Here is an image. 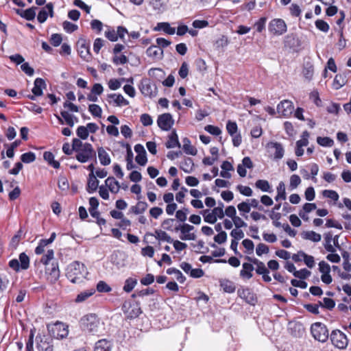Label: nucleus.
<instances>
[{"mask_svg":"<svg viewBox=\"0 0 351 351\" xmlns=\"http://www.w3.org/2000/svg\"><path fill=\"white\" fill-rule=\"evenodd\" d=\"M87 274L85 265L77 261L71 263L66 269V276L72 283L82 282Z\"/></svg>","mask_w":351,"mask_h":351,"instance_id":"nucleus-1","label":"nucleus"},{"mask_svg":"<svg viewBox=\"0 0 351 351\" xmlns=\"http://www.w3.org/2000/svg\"><path fill=\"white\" fill-rule=\"evenodd\" d=\"M47 328L51 338L61 339L68 336V326L61 322L58 321L53 324H49Z\"/></svg>","mask_w":351,"mask_h":351,"instance_id":"nucleus-2","label":"nucleus"},{"mask_svg":"<svg viewBox=\"0 0 351 351\" xmlns=\"http://www.w3.org/2000/svg\"><path fill=\"white\" fill-rule=\"evenodd\" d=\"M311 333L313 338L322 343L326 342L329 337L326 326L322 322H315L311 326Z\"/></svg>","mask_w":351,"mask_h":351,"instance_id":"nucleus-3","label":"nucleus"},{"mask_svg":"<svg viewBox=\"0 0 351 351\" xmlns=\"http://www.w3.org/2000/svg\"><path fill=\"white\" fill-rule=\"evenodd\" d=\"M82 325L84 330L93 335L98 332L99 319L95 314H88L81 319Z\"/></svg>","mask_w":351,"mask_h":351,"instance_id":"nucleus-4","label":"nucleus"},{"mask_svg":"<svg viewBox=\"0 0 351 351\" xmlns=\"http://www.w3.org/2000/svg\"><path fill=\"white\" fill-rule=\"evenodd\" d=\"M29 257L25 252L19 254V260L13 258L8 263L9 267L16 272H19L20 270H27L29 267Z\"/></svg>","mask_w":351,"mask_h":351,"instance_id":"nucleus-5","label":"nucleus"},{"mask_svg":"<svg viewBox=\"0 0 351 351\" xmlns=\"http://www.w3.org/2000/svg\"><path fill=\"white\" fill-rule=\"evenodd\" d=\"M75 158L82 163L94 159L96 160V152L94 150L92 145L89 143H85L84 146L76 154Z\"/></svg>","mask_w":351,"mask_h":351,"instance_id":"nucleus-6","label":"nucleus"},{"mask_svg":"<svg viewBox=\"0 0 351 351\" xmlns=\"http://www.w3.org/2000/svg\"><path fill=\"white\" fill-rule=\"evenodd\" d=\"M77 51L79 56L84 60L88 62L92 59L90 53V42L85 38H80L76 43Z\"/></svg>","mask_w":351,"mask_h":351,"instance_id":"nucleus-7","label":"nucleus"},{"mask_svg":"<svg viewBox=\"0 0 351 351\" xmlns=\"http://www.w3.org/2000/svg\"><path fill=\"white\" fill-rule=\"evenodd\" d=\"M330 341L332 344L340 349H346L348 344V339L346 334H344L340 330H333L330 334Z\"/></svg>","mask_w":351,"mask_h":351,"instance_id":"nucleus-8","label":"nucleus"},{"mask_svg":"<svg viewBox=\"0 0 351 351\" xmlns=\"http://www.w3.org/2000/svg\"><path fill=\"white\" fill-rule=\"evenodd\" d=\"M122 310L127 318L130 319L138 317L142 313L140 304L132 301H125L122 306Z\"/></svg>","mask_w":351,"mask_h":351,"instance_id":"nucleus-9","label":"nucleus"},{"mask_svg":"<svg viewBox=\"0 0 351 351\" xmlns=\"http://www.w3.org/2000/svg\"><path fill=\"white\" fill-rule=\"evenodd\" d=\"M37 351H53V339L47 335H38L36 337Z\"/></svg>","mask_w":351,"mask_h":351,"instance_id":"nucleus-10","label":"nucleus"},{"mask_svg":"<svg viewBox=\"0 0 351 351\" xmlns=\"http://www.w3.org/2000/svg\"><path fill=\"white\" fill-rule=\"evenodd\" d=\"M268 29L271 34L280 36L287 32V27L284 20L274 19L269 22Z\"/></svg>","mask_w":351,"mask_h":351,"instance_id":"nucleus-11","label":"nucleus"},{"mask_svg":"<svg viewBox=\"0 0 351 351\" xmlns=\"http://www.w3.org/2000/svg\"><path fill=\"white\" fill-rule=\"evenodd\" d=\"M126 34H128V29L125 27L119 26L117 31L111 27H107V29L105 32V36L109 40L115 42L119 38L123 40Z\"/></svg>","mask_w":351,"mask_h":351,"instance_id":"nucleus-12","label":"nucleus"},{"mask_svg":"<svg viewBox=\"0 0 351 351\" xmlns=\"http://www.w3.org/2000/svg\"><path fill=\"white\" fill-rule=\"evenodd\" d=\"M45 274L47 280L51 283H55L60 278V272L58 261H52L45 267Z\"/></svg>","mask_w":351,"mask_h":351,"instance_id":"nucleus-13","label":"nucleus"},{"mask_svg":"<svg viewBox=\"0 0 351 351\" xmlns=\"http://www.w3.org/2000/svg\"><path fill=\"white\" fill-rule=\"evenodd\" d=\"M293 111L294 106L290 100H282L277 106V112L282 117H289L293 114Z\"/></svg>","mask_w":351,"mask_h":351,"instance_id":"nucleus-14","label":"nucleus"},{"mask_svg":"<svg viewBox=\"0 0 351 351\" xmlns=\"http://www.w3.org/2000/svg\"><path fill=\"white\" fill-rule=\"evenodd\" d=\"M239 298L250 305H255L257 302L256 294L250 288H240L237 291Z\"/></svg>","mask_w":351,"mask_h":351,"instance_id":"nucleus-15","label":"nucleus"},{"mask_svg":"<svg viewBox=\"0 0 351 351\" xmlns=\"http://www.w3.org/2000/svg\"><path fill=\"white\" fill-rule=\"evenodd\" d=\"M157 124L164 131H169L174 124V120L170 113H164L158 117Z\"/></svg>","mask_w":351,"mask_h":351,"instance_id":"nucleus-16","label":"nucleus"},{"mask_svg":"<svg viewBox=\"0 0 351 351\" xmlns=\"http://www.w3.org/2000/svg\"><path fill=\"white\" fill-rule=\"evenodd\" d=\"M46 87V82L43 78H36L34 80V87L32 90L33 95H28V98L31 100H34L36 97L41 96L43 94V89H45Z\"/></svg>","mask_w":351,"mask_h":351,"instance_id":"nucleus-17","label":"nucleus"},{"mask_svg":"<svg viewBox=\"0 0 351 351\" xmlns=\"http://www.w3.org/2000/svg\"><path fill=\"white\" fill-rule=\"evenodd\" d=\"M139 89L141 93L145 97H151L156 95V88L151 83L149 79H142L139 86Z\"/></svg>","mask_w":351,"mask_h":351,"instance_id":"nucleus-18","label":"nucleus"},{"mask_svg":"<svg viewBox=\"0 0 351 351\" xmlns=\"http://www.w3.org/2000/svg\"><path fill=\"white\" fill-rule=\"evenodd\" d=\"M176 232L180 231L182 235L180 239L183 241L186 240H195L196 236L194 233H190V232L194 230V226L188 223H183L182 225H178V228H175Z\"/></svg>","mask_w":351,"mask_h":351,"instance_id":"nucleus-19","label":"nucleus"},{"mask_svg":"<svg viewBox=\"0 0 351 351\" xmlns=\"http://www.w3.org/2000/svg\"><path fill=\"white\" fill-rule=\"evenodd\" d=\"M47 11L49 12L50 16L52 17L53 15V5L51 3H47L46 6L42 8L38 12L37 19L39 23H43L46 21L48 16Z\"/></svg>","mask_w":351,"mask_h":351,"instance_id":"nucleus-20","label":"nucleus"},{"mask_svg":"<svg viewBox=\"0 0 351 351\" xmlns=\"http://www.w3.org/2000/svg\"><path fill=\"white\" fill-rule=\"evenodd\" d=\"M253 265L251 262L243 263L242 269L239 273V276L242 279L249 280L253 277L252 271L254 269Z\"/></svg>","mask_w":351,"mask_h":351,"instance_id":"nucleus-21","label":"nucleus"},{"mask_svg":"<svg viewBox=\"0 0 351 351\" xmlns=\"http://www.w3.org/2000/svg\"><path fill=\"white\" fill-rule=\"evenodd\" d=\"M113 346L112 341L102 339L98 340L94 347V351H111Z\"/></svg>","mask_w":351,"mask_h":351,"instance_id":"nucleus-22","label":"nucleus"},{"mask_svg":"<svg viewBox=\"0 0 351 351\" xmlns=\"http://www.w3.org/2000/svg\"><path fill=\"white\" fill-rule=\"evenodd\" d=\"M245 259L251 262L252 264L256 266V272L258 275H261L265 273H269V270L266 267L265 263L256 258H251L250 256H246Z\"/></svg>","mask_w":351,"mask_h":351,"instance_id":"nucleus-23","label":"nucleus"},{"mask_svg":"<svg viewBox=\"0 0 351 351\" xmlns=\"http://www.w3.org/2000/svg\"><path fill=\"white\" fill-rule=\"evenodd\" d=\"M60 114L62 117H60L58 114H55V117L58 120V122L60 124H64V121L62 119L63 118L66 125H68L71 128L73 127L75 124L74 115L71 114L67 111L64 110L61 111Z\"/></svg>","mask_w":351,"mask_h":351,"instance_id":"nucleus-24","label":"nucleus"},{"mask_svg":"<svg viewBox=\"0 0 351 351\" xmlns=\"http://www.w3.org/2000/svg\"><path fill=\"white\" fill-rule=\"evenodd\" d=\"M148 236L155 237V238L159 241H167L169 243L173 242L171 237L166 232L161 230H156L154 233L147 232L145 237Z\"/></svg>","mask_w":351,"mask_h":351,"instance_id":"nucleus-25","label":"nucleus"},{"mask_svg":"<svg viewBox=\"0 0 351 351\" xmlns=\"http://www.w3.org/2000/svg\"><path fill=\"white\" fill-rule=\"evenodd\" d=\"M228 38L226 36L222 35L213 43V48L215 51L219 52L223 51L225 47L229 44Z\"/></svg>","mask_w":351,"mask_h":351,"instance_id":"nucleus-26","label":"nucleus"},{"mask_svg":"<svg viewBox=\"0 0 351 351\" xmlns=\"http://www.w3.org/2000/svg\"><path fill=\"white\" fill-rule=\"evenodd\" d=\"M219 282L220 287L225 293H232L236 290V286L234 283L229 279H220Z\"/></svg>","mask_w":351,"mask_h":351,"instance_id":"nucleus-27","label":"nucleus"},{"mask_svg":"<svg viewBox=\"0 0 351 351\" xmlns=\"http://www.w3.org/2000/svg\"><path fill=\"white\" fill-rule=\"evenodd\" d=\"M303 76L308 81H311L314 75V66L310 61L306 62L304 64L302 69Z\"/></svg>","mask_w":351,"mask_h":351,"instance_id":"nucleus-28","label":"nucleus"},{"mask_svg":"<svg viewBox=\"0 0 351 351\" xmlns=\"http://www.w3.org/2000/svg\"><path fill=\"white\" fill-rule=\"evenodd\" d=\"M180 168L185 173H191L194 169V162L191 158H184L180 164Z\"/></svg>","mask_w":351,"mask_h":351,"instance_id":"nucleus-29","label":"nucleus"},{"mask_svg":"<svg viewBox=\"0 0 351 351\" xmlns=\"http://www.w3.org/2000/svg\"><path fill=\"white\" fill-rule=\"evenodd\" d=\"M105 184L112 193H117L120 189L119 182L114 177H108L105 180Z\"/></svg>","mask_w":351,"mask_h":351,"instance_id":"nucleus-30","label":"nucleus"},{"mask_svg":"<svg viewBox=\"0 0 351 351\" xmlns=\"http://www.w3.org/2000/svg\"><path fill=\"white\" fill-rule=\"evenodd\" d=\"M165 146L168 149L174 148L176 147H180L178 136L175 130H173L169 136L168 140L165 143Z\"/></svg>","mask_w":351,"mask_h":351,"instance_id":"nucleus-31","label":"nucleus"},{"mask_svg":"<svg viewBox=\"0 0 351 351\" xmlns=\"http://www.w3.org/2000/svg\"><path fill=\"white\" fill-rule=\"evenodd\" d=\"M347 83V77L345 74H337L332 82V87L335 90H339Z\"/></svg>","mask_w":351,"mask_h":351,"instance_id":"nucleus-32","label":"nucleus"},{"mask_svg":"<svg viewBox=\"0 0 351 351\" xmlns=\"http://www.w3.org/2000/svg\"><path fill=\"white\" fill-rule=\"evenodd\" d=\"M97 152L99 160L102 165L106 166L110 164V157L104 147H99L97 149Z\"/></svg>","mask_w":351,"mask_h":351,"instance_id":"nucleus-33","label":"nucleus"},{"mask_svg":"<svg viewBox=\"0 0 351 351\" xmlns=\"http://www.w3.org/2000/svg\"><path fill=\"white\" fill-rule=\"evenodd\" d=\"M155 31H163L169 35H173L176 32V29L171 27L170 24L167 22L158 23L154 28Z\"/></svg>","mask_w":351,"mask_h":351,"instance_id":"nucleus-34","label":"nucleus"},{"mask_svg":"<svg viewBox=\"0 0 351 351\" xmlns=\"http://www.w3.org/2000/svg\"><path fill=\"white\" fill-rule=\"evenodd\" d=\"M324 247L326 249V250L328 252H335L336 249L335 247L331 244L332 241V234L330 232H326L324 234Z\"/></svg>","mask_w":351,"mask_h":351,"instance_id":"nucleus-35","label":"nucleus"},{"mask_svg":"<svg viewBox=\"0 0 351 351\" xmlns=\"http://www.w3.org/2000/svg\"><path fill=\"white\" fill-rule=\"evenodd\" d=\"M43 158L47 162L48 165L53 167L54 169H59L60 164L58 160H54V155L51 152H45L43 154Z\"/></svg>","mask_w":351,"mask_h":351,"instance_id":"nucleus-36","label":"nucleus"},{"mask_svg":"<svg viewBox=\"0 0 351 351\" xmlns=\"http://www.w3.org/2000/svg\"><path fill=\"white\" fill-rule=\"evenodd\" d=\"M302 237L305 240H309L313 242H319L322 239L320 234L313 230L303 232L302 233Z\"/></svg>","mask_w":351,"mask_h":351,"instance_id":"nucleus-37","label":"nucleus"},{"mask_svg":"<svg viewBox=\"0 0 351 351\" xmlns=\"http://www.w3.org/2000/svg\"><path fill=\"white\" fill-rule=\"evenodd\" d=\"M99 185V180L96 178L95 176H88L86 191L88 193L95 192Z\"/></svg>","mask_w":351,"mask_h":351,"instance_id":"nucleus-38","label":"nucleus"},{"mask_svg":"<svg viewBox=\"0 0 351 351\" xmlns=\"http://www.w3.org/2000/svg\"><path fill=\"white\" fill-rule=\"evenodd\" d=\"M167 274L169 275H174L176 279L181 284L184 283L186 280V277L182 273L175 267H170L167 269Z\"/></svg>","mask_w":351,"mask_h":351,"instance_id":"nucleus-39","label":"nucleus"},{"mask_svg":"<svg viewBox=\"0 0 351 351\" xmlns=\"http://www.w3.org/2000/svg\"><path fill=\"white\" fill-rule=\"evenodd\" d=\"M147 204L144 201H138L135 206L130 208V211L136 215L143 213L147 208Z\"/></svg>","mask_w":351,"mask_h":351,"instance_id":"nucleus-40","label":"nucleus"},{"mask_svg":"<svg viewBox=\"0 0 351 351\" xmlns=\"http://www.w3.org/2000/svg\"><path fill=\"white\" fill-rule=\"evenodd\" d=\"M161 227L165 230L171 231V232H173V231L176 232L175 228H178V226L176 225V219L169 218V219H165L162 222Z\"/></svg>","mask_w":351,"mask_h":351,"instance_id":"nucleus-41","label":"nucleus"},{"mask_svg":"<svg viewBox=\"0 0 351 351\" xmlns=\"http://www.w3.org/2000/svg\"><path fill=\"white\" fill-rule=\"evenodd\" d=\"M108 98H114V103L116 104V106H128L129 104V101L125 99L123 96L121 94H114V93H112V94H109L108 95Z\"/></svg>","mask_w":351,"mask_h":351,"instance_id":"nucleus-42","label":"nucleus"},{"mask_svg":"<svg viewBox=\"0 0 351 351\" xmlns=\"http://www.w3.org/2000/svg\"><path fill=\"white\" fill-rule=\"evenodd\" d=\"M271 147L275 149V152L274 154V158L279 160L281 159L284 156V149L282 145L280 143H271Z\"/></svg>","mask_w":351,"mask_h":351,"instance_id":"nucleus-43","label":"nucleus"},{"mask_svg":"<svg viewBox=\"0 0 351 351\" xmlns=\"http://www.w3.org/2000/svg\"><path fill=\"white\" fill-rule=\"evenodd\" d=\"M286 197L285 185L283 182H280L277 186V195L275 197V200L277 202L280 199L285 200Z\"/></svg>","mask_w":351,"mask_h":351,"instance_id":"nucleus-44","label":"nucleus"},{"mask_svg":"<svg viewBox=\"0 0 351 351\" xmlns=\"http://www.w3.org/2000/svg\"><path fill=\"white\" fill-rule=\"evenodd\" d=\"M162 53V49L156 45H152L147 49V56L152 58H158Z\"/></svg>","mask_w":351,"mask_h":351,"instance_id":"nucleus-45","label":"nucleus"},{"mask_svg":"<svg viewBox=\"0 0 351 351\" xmlns=\"http://www.w3.org/2000/svg\"><path fill=\"white\" fill-rule=\"evenodd\" d=\"M95 292V290L94 289H92L90 290L84 291L83 292H81L79 293L76 298L75 302H82L87 300L89 297L93 295Z\"/></svg>","mask_w":351,"mask_h":351,"instance_id":"nucleus-46","label":"nucleus"},{"mask_svg":"<svg viewBox=\"0 0 351 351\" xmlns=\"http://www.w3.org/2000/svg\"><path fill=\"white\" fill-rule=\"evenodd\" d=\"M255 186L263 192H271V186L269 182L266 180H258Z\"/></svg>","mask_w":351,"mask_h":351,"instance_id":"nucleus-47","label":"nucleus"},{"mask_svg":"<svg viewBox=\"0 0 351 351\" xmlns=\"http://www.w3.org/2000/svg\"><path fill=\"white\" fill-rule=\"evenodd\" d=\"M136 284H137V280L136 279H134L132 278H129L126 279L125 281L123 288V291L126 293L131 292Z\"/></svg>","mask_w":351,"mask_h":351,"instance_id":"nucleus-48","label":"nucleus"},{"mask_svg":"<svg viewBox=\"0 0 351 351\" xmlns=\"http://www.w3.org/2000/svg\"><path fill=\"white\" fill-rule=\"evenodd\" d=\"M36 10L37 7H32L24 10V12H23V18L25 19L27 21L34 20L36 16Z\"/></svg>","mask_w":351,"mask_h":351,"instance_id":"nucleus-49","label":"nucleus"},{"mask_svg":"<svg viewBox=\"0 0 351 351\" xmlns=\"http://www.w3.org/2000/svg\"><path fill=\"white\" fill-rule=\"evenodd\" d=\"M54 252L53 250H48L47 253L43 255L40 259V263L45 265L46 267L49 265V263L53 259Z\"/></svg>","mask_w":351,"mask_h":351,"instance_id":"nucleus-50","label":"nucleus"},{"mask_svg":"<svg viewBox=\"0 0 351 351\" xmlns=\"http://www.w3.org/2000/svg\"><path fill=\"white\" fill-rule=\"evenodd\" d=\"M202 214L204 217V220L205 222L213 224L217 221V217L215 216L213 212L209 213L208 210H204Z\"/></svg>","mask_w":351,"mask_h":351,"instance_id":"nucleus-51","label":"nucleus"},{"mask_svg":"<svg viewBox=\"0 0 351 351\" xmlns=\"http://www.w3.org/2000/svg\"><path fill=\"white\" fill-rule=\"evenodd\" d=\"M199 260L203 263H226V259H213V256L204 255L199 257Z\"/></svg>","mask_w":351,"mask_h":351,"instance_id":"nucleus-52","label":"nucleus"},{"mask_svg":"<svg viewBox=\"0 0 351 351\" xmlns=\"http://www.w3.org/2000/svg\"><path fill=\"white\" fill-rule=\"evenodd\" d=\"M317 143L322 147H332L334 144V141L330 137L324 136L321 137L319 136L317 138Z\"/></svg>","mask_w":351,"mask_h":351,"instance_id":"nucleus-53","label":"nucleus"},{"mask_svg":"<svg viewBox=\"0 0 351 351\" xmlns=\"http://www.w3.org/2000/svg\"><path fill=\"white\" fill-rule=\"evenodd\" d=\"M319 303L320 306L328 310H332L335 306V300L329 298H324L323 303L320 301H319Z\"/></svg>","mask_w":351,"mask_h":351,"instance_id":"nucleus-54","label":"nucleus"},{"mask_svg":"<svg viewBox=\"0 0 351 351\" xmlns=\"http://www.w3.org/2000/svg\"><path fill=\"white\" fill-rule=\"evenodd\" d=\"M21 160L24 163H31L35 161L36 155L32 152H26L21 156Z\"/></svg>","mask_w":351,"mask_h":351,"instance_id":"nucleus-55","label":"nucleus"},{"mask_svg":"<svg viewBox=\"0 0 351 351\" xmlns=\"http://www.w3.org/2000/svg\"><path fill=\"white\" fill-rule=\"evenodd\" d=\"M88 110L94 117H101L102 110L101 108L97 104H90L88 106Z\"/></svg>","mask_w":351,"mask_h":351,"instance_id":"nucleus-56","label":"nucleus"},{"mask_svg":"<svg viewBox=\"0 0 351 351\" xmlns=\"http://www.w3.org/2000/svg\"><path fill=\"white\" fill-rule=\"evenodd\" d=\"M76 134L82 140L87 139L89 135L88 129L84 125H80L77 128Z\"/></svg>","mask_w":351,"mask_h":351,"instance_id":"nucleus-57","label":"nucleus"},{"mask_svg":"<svg viewBox=\"0 0 351 351\" xmlns=\"http://www.w3.org/2000/svg\"><path fill=\"white\" fill-rule=\"evenodd\" d=\"M315 27L320 31L323 32H328L330 27L329 25L324 20L322 19H317L315 22Z\"/></svg>","mask_w":351,"mask_h":351,"instance_id":"nucleus-58","label":"nucleus"},{"mask_svg":"<svg viewBox=\"0 0 351 351\" xmlns=\"http://www.w3.org/2000/svg\"><path fill=\"white\" fill-rule=\"evenodd\" d=\"M164 71L162 69L159 68H152L148 71V75L156 80H158V77H162L164 75Z\"/></svg>","mask_w":351,"mask_h":351,"instance_id":"nucleus-59","label":"nucleus"},{"mask_svg":"<svg viewBox=\"0 0 351 351\" xmlns=\"http://www.w3.org/2000/svg\"><path fill=\"white\" fill-rule=\"evenodd\" d=\"M226 130L230 136L237 134L238 126L236 122L228 121L226 124Z\"/></svg>","mask_w":351,"mask_h":351,"instance_id":"nucleus-60","label":"nucleus"},{"mask_svg":"<svg viewBox=\"0 0 351 351\" xmlns=\"http://www.w3.org/2000/svg\"><path fill=\"white\" fill-rule=\"evenodd\" d=\"M97 290L100 293H108L112 289L106 282L100 280L97 285Z\"/></svg>","mask_w":351,"mask_h":351,"instance_id":"nucleus-61","label":"nucleus"},{"mask_svg":"<svg viewBox=\"0 0 351 351\" xmlns=\"http://www.w3.org/2000/svg\"><path fill=\"white\" fill-rule=\"evenodd\" d=\"M58 186L62 191H67L69 189L68 180L65 177H60L58 181Z\"/></svg>","mask_w":351,"mask_h":351,"instance_id":"nucleus-62","label":"nucleus"},{"mask_svg":"<svg viewBox=\"0 0 351 351\" xmlns=\"http://www.w3.org/2000/svg\"><path fill=\"white\" fill-rule=\"evenodd\" d=\"M310 275H311V271L305 268L301 269L298 271L296 270L293 274V276L295 278H298L302 279V280L307 278Z\"/></svg>","mask_w":351,"mask_h":351,"instance_id":"nucleus-63","label":"nucleus"},{"mask_svg":"<svg viewBox=\"0 0 351 351\" xmlns=\"http://www.w3.org/2000/svg\"><path fill=\"white\" fill-rule=\"evenodd\" d=\"M269 251V247L263 243H258L256 248V253L258 256H261L264 254H267Z\"/></svg>","mask_w":351,"mask_h":351,"instance_id":"nucleus-64","label":"nucleus"}]
</instances>
